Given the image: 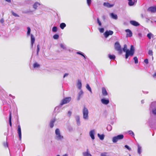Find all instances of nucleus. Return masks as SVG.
<instances>
[{"mask_svg": "<svg viewBox=\"0 0 156 156\" xmlns=\"http://www.w3.org/2000/svg\"><path fill=\"white\" fill-rule=\"evenodd\" d=\"M55 139L58 141H62L64 139L63 136L61 135L60 131L58 128H57L55 131Z\"/></svg>", "mask_w": 156, "mask_h": 156, "instance_id": "1", "label": "nucleus"}, {"mask_svg": "<svg viewBox=\"0 0 156 156\" xmlns=\"http://www.w3.org/2000/svg\"><path fill=\"white\" fill-rule=\"evenodd\" d=\"M125 52V58L126 59H127L129 56H133L135 52V49L133 46L131 45L130 50H128Z\"/></svg>", "mask_w": 156, "mask_h": 156, "instance_id": "2", "label": "nucleus"}, {"mask_svg": "<svg viewBox=\"0 0 156 156\" xmlns=\"http://www.w3.org/2000/svg\"><path fill=\"white\" fill-rule=\"evenodd\" d=\"M151 112L156 117V101L152 102L150 107Z\"/></svg>", "mask_w": 156, "mask_h": 156, "instance_id": "3", "label": "nucleus"}, {"mask_svg": "<svg viewBox=\"0 0 156 156\" xmlns=\"http://www.w3.org/2000/svg\"><path fill=\"white\" fill-rule=\"evenodd\" d=\"M83 118L84 120H88L89 118V111L85 106H84L82 109Z\"/></svg>", "mask_w": 156, "mask_h": 156, "instance_id": "4", "label": "nucleus"}, {"mask_svg": "<svg viewBox=\"0 0 156 156\" xmlns=\"http://www.w3.org/2000/svg\"><path fill=\"white\" fill-rule=\"evenodd\" d=\"M124 137L123 134L119 135L117 136L113 137L112 141L114 143H116L118 140H122Z\"/></svg>", "mask_w": 156, "mask_h": 156, "instance_id": "5", "label": "nucleus"}, {"mask_svg": "<svg viewBox=\"0 0 156 156\" xmlns=\"http://www.w3.org/2000/svg\"><path fill=\"white\" fill-rule=\"evenodd\" d=\"M115 48L119 54H121L122 53V49L121 48V46L118 42L115 43L114 45Z\"/></svg>", "mask_w": 156, "mask_h": 156, "instance_id": "6", "label": "nucleus"}, {"mask_svg": "<svg viewBox=\"0 0 156 156\" xmlns=\"http://www.w3.org/2000/svg\"><path fill=\"white\" fill-rule=\"evenodd\" d=\"M71 100V98L70 97L66 98L63 99L60 103V105L62 106L63 105L66 104L69 102Z\"/></svg>", "mask_w": 156, "mask_h": 156, "instance_id": "7", "label": "nucleus"}, {"mask_svg": "<svg viewBox=\"0 0 156 156\" xmlns=\"http://www.w3.org/2000/svg\"><path fill=\"white\" fill-rule=\"evenodd\" d=\"M113 34V32L112 30H106L104 33L105 37L107 38L109 35H111Z\"/></svg>", "mask_w": 156, "mask_h": 156, "instance_id": "8", "label": "nucleus"}, {"mask_svg": "<svg viewBox=\"0 0 156 156\" xmlns=\"http://www.w3.org/2000/svg\"><path fill=\"white\" fill-rule=\"evenodd\" d=\"M147 11L148 12H151L152 13L155 12H156V7H150L147 9Z\"/></svg>", "mask_w": 156, "mask_h": 156, "instance_id": "9", "label": "nucleus"}, {"mask_svg": "<svg viewBox=\"0 0 156 156\" xmlns=\"http://www.w3.org/2000/svg\"><path fill=\"white\" fill-rule=\"evenodd\" d=\"M95 131L94 129L92 130H90L89 132V135L92 140H94L95 139Z\"/></svg>", "mask_w": 156, "mask_h": 156, "instance_id": "10", "label": "nucleus"}, {"mask_svg": "<svg viewBox=\"0 0 156 156\" xmlns=\"http://www.w3.org/2000/svg\"><path fill=\"white\" fill-rule=\"evenodd\" d=\"M61 107L60 105L59 106L56 107L54 109V112L57 113L60 112L61 111Z\"/></svg>", "mask_w": 156, "mask_h": 156, "instance_id": "11", "label": "nucleus"}, {"mask_svg": "<svg viewBox=\"0 0 156 156\" xmlns=\"http://www.w3.org/2000/svg\"><path fill=\"white\" fill-rule=\"evenodd\" d=\"M18 132L19 140H21V131L20 125L18 126Z\"/></svg>", "mask_w": 156, "mask_h": 156, "instance_id": "12", "label": "nucleus"}, {"mask_svg": "<svg viewBox=\"0 0 156 156\" xmlns=\"http://www.w3.org/2000/svg\"><path fill=\"white\" fill-rule=\"evenodd\" d=\"M125 31L127 33L126 37H131L132 36L133 34L130 30L128 29L125 30Z\"/></svg>", "mask_w": 156, "mask_h": 156, "instance_id": "13", "label": "nucleus"}, {"mask_svg": "<svg viewBox=\"0 0 156 156\" xmlns=\"http://www.w3.org/2000/svg\"><path fill=\"white\" fill-rule=\"evenodd\" d=\"M109 15L111 18L115 20H117L118 19V16L117 15L113 12L110 14Z\"/></svg>", "mask_w": 156, "mask_h": 156, "instance_id": "14", "label": "nucleus"}, {"mask_svg": "<svg viewBox=\"0 0 156 156\" xmlns=\"http://www.w3.org/2000/svg\"><path fill=\"white\" fill-rule=\"evenodd\" d=\"M101 101L103 104L105 105L108 104L109 102V101L108 99H106L104 98L101 99Z\"/></svg>", "mask_w": 156, "mask_h": 156, "instance_id": "15", "label": "nucleus"}, {"mask_svg": "<svg viewBox=\"0 0 156 156\" xmlns=\"http://www.w3.org/2000/svg\"><path fill=\"white\" fill-rule=\"evenodd\" d=\"M130 23L134 26L137 27L140 25L139 23L137 22L134 20H131L130 21Z\"/></svg>", "mask_w": 156, "mask_h": 156, "instance_id": "16", "label": "nucleus"}, {"mask_svg": "<svg viewBox=\"0 0 156 156\" xmlns=\"http://www.w3.org/2000/svg\"><path fill=\"white\" fill-rule=\"evenodd\" d=\"M102 95L105 96L108 95V93L105 87H102Z\"/></svg>", "mask_w": 156, "mask_h": 156, "instance_id": "17", "label": "nucleus"}, {"mask_svg": "<svg viewBox=\"0 0 156 156\" xmlns=\"http://www.w3.org/2000/svg\"><path fill=\"white\" fill-rule=\"evenodd\" d=\"M75 120L78 126H80V118L79 115H76L75 117Z\"/></svg>", "mask_w": 156, "mask_h": 156, "instance_id": "18", "label": "nucleus"}, {"mask_svg": "<svg viewBox=\"0 0 156 156\" xmlns=\"http://www.w3.org/2000/svg\"><path fill=\"white\" fill-rule=\"evenodd\" d=\"M55 118H54L51 119V120L50 124H49V126L51 128H52L54 126V123L55 121Z\"/></svg>", "mask_w": 156, "mask_h": 156, "instance_id": "19", "label": "nucleus"}, {"mask_svg": "<svg viewBox=\"0 0 156 156\" xmlns=\"http://www.w3.org/2000/svg\"><path fill=\"white\" fill-rule=\"evenodd\" d=\"M103 5L104 6L107 7L108 8L112 7L113 6V5L110 4L108 2H104L103 3Z\"/></svg>", "mask_w": 156, "mask_h": 156, "instance_id": "20", "label": "nucleus"}, {"mask_svg": "<svg viewBox=\"0 0 156 156\" xmlns=\"http://www.w3.org/2000/svg\"><path fill=\"white\" fill-rule=\"evenodd\" d=\"M83 92L81 90L80 92L78 93V97H77L78 100H79L82 97V96L83 95Z\"/></svg>", "mask_w": 156, "mask_h": 156, "instance_id": "21", "label": "nucleus"}, {"mask_svg": "<svg viewBox=\"0 0 156 156\" xmlns=\"http://www.w3.org/2000/svg\"><path fill=\"white\" fill-rule=\"evenodd\" d=\"M77 85L78 87V88L80 89H81L82 87V83L80 80H79L78 81V82L77 83Z\"/></svg>", "mask_w": 156, "mask_h": 156, "instance_id": "22", "label": "nucleus"}, {"mask_svg": "<svg viewBox=\"0 0 156 156\" xmlns=\"http://www.w3.org/2000/svg\"><path fill=\"white\" fill-rule=\"evenodd\" d=\"M137 146L138 147L137 152L138 154H140L142 152V147L139 144H137Z\"/></svg>", "mask_w": 156, "mask_h": 156, "instance_id": "23", "label": "nucleus"}, {"mask_svg": "<svg viewBox=\"0 0 156 156\" xmlns=\"http://www.w3.org/2000/svg\"><path fill=\"white\" fill-rule=\"evenodd\" d=\"M40 5V4L37 2H35L33 5V8L35 9H36L38 6Z\"/></svg>", "mask_w": 156, "mask_h": 156, "instance_id": "24", "label": "nucleus"}, {"mask_svg": "<svg viewBox=\"0 0 156 156\" xmlns=\"http://www.w3.org/2000/svg\"><path fill=\"white\" fill-rule=\"evenodd\" d=\"M12 115L11 112L10 111L9 112V122L10 126L11 127L12 126V122H11Z\"/></svg>", "mask_w": 156, "mask_h": 156, "instance_id": "25", "label": "nucleus"}, {"mask_svg": "<svg viewBox=\"0 0 156 156\" xmlns=\"http://www.w3.org/2000/svg\"><path fill=\"white\" fill-rule=\"evenodd\" d=\"M97 135L101 140H103L104 139L105 137V135L104 134H102L101 135L99 133H98Z\"/></svg>", "mask_w": 156, "mask_h": 156, "instance_id": "26", "label": "nucleus"}, {"mask_svg": "<svg viewBox=\"0 0 156 156\" xmlns=\"http://www.w3.org/2000/svg\"><path fill=\"white\" fill-rule=\"evenodd\" d=\"M27 37H29L30 34V32H31V29L29 27H27Z\"/></svg>", "mask_w": 156, "mask_h": 156, "instance_id": "27", "label": "nucleus"}, {"mask_svg": "<svg viewBox=\"0 0 156 156\" xmlns=\"http://www.w3.org/2000/svg\"><path fill=\"white\" fill-rule=\"evenodd\" d=\"M86 88L87 89V90H88L90 92L91 94L92 93L91 88H90V86L88 84H87L86 86Z\"/></svg>", "mask_w": 156, "mask_h": 156, "instance_id": "28", "label": "nucleus"}, {"mask_svg": "<svg viewBox=\"0 0 156 156\" xmlns=\"http://www.w3.org/2000/svg\"><path fill=\"white\" fill-rule=\"evenodd\" d=\"M31 36V42L32 43H34L35 41V38L34 35L31 34L30 35Z\"/></svg>", "mask_w": 156, "mask_h": 156, "instance_id": "29", "label": "nucleus"}, {"mask_svg": "<svg viewBox=\"0 0 156 156\" xmlns=\"http://www.w3.org/2000/svg\"><path fill=\"white\" fill-rule=\"evenodd\" d=\"M108 57L110 59L114 60L115 58V56L114 55H111L109 54L108 55Z\"/></svg>", "mask_w": 156, "mask_h": 156, "instance_id": "30", "label": "nucleus"}, {"mask_svg": "<svg viewBox=\"0 0 156 156\" xmlns=\"http://www.w3.org/2000/svg\"><path fill=\"white\" fill-rule=\"evenodd\" d=\"M129 49H127V45L126 44H124L123 48L122 49V51H123L124 52H126Z\"/></svg>", "mask_w": 156, "mask_h": 156, "instance_id": "31", "label": "nucleus"}, {"mask_svg": "<svg viewBox=\"0 0 156 156\" xmlns=\"http://www.w3.org/2000/svg\"><path fill=\"white\" fill-rule=\"evenodd\" d=\"M66 26L65 23H62L60 24V27L61 29H63L66 27Z\"/></svg>", "mask_w": 156, "mask_h": 156, "instance_id": "32", "label": "nucleus"}, {"mask_svg": "<svg viewBox=\"0 0 156 156\" xmlns=\"http://www.w3.org/2000/svg\"><path fill=\"white\" fill-rule=\"evenodd\" d=\"M129 1L128 5L129 6H132L134 4V2H133L132 0H128Z\"/></svg>", "mask_w": 156, "mask_h": 156, "instance_id": "33", "label": "nucleus"}, {"mask_svg": "<svg viewBox=\"0 0 156 156\" xmlns=\"http://www.w3.org/2000/svg\"><path fill=\"white\" fill-rule=\"evenodd\" d=\"M112 129V126L110 125H108L106 128V129L108 131H111Z\"/></svg>", "mask_w": 156, "mask_h": 156, "instance_id": "34", "label": "nucleus"}, {"mask_svg": "<svg viewBox=\"0 0 156 156\" xmlns=\"http://www.w3.org/2000/svg\"><path fill=\"white\" fill-rule=\"evenodd\" d=\"M128 132L129 133V135L134 138V134L132 130H129L128 131Z\"/></svg>", "mask_w": 156, "mask_h": 156, "instance_id": "35", "label": "nucleus"}, {"mask_svg": "<svg viewBox=\"0 0 156 156\" xmlns=\"http://www.w3.org/2000/svg\"><path fill=\"white\" fill-rule=\"evenodd\" d=\"M60 47L62 48L63 50H67L66 46L63 44H60Z\"/></svg>", "mask_w": 156, "mask_h": 156, "instance_id": "36", "label": "nucleus"}, {"mask_svg": "<svg viewBox=\"0 0 156 156\" xmlns=\"http://www.w3.org/2000/svg\"><path fill=\"white\" fill-rule=\"evenodd\" d=\"M153 36L154 35L151 33H150L147 34V37L149 39H150L151 38V37H153Z\"/></svg>", "mask_w": 156, "mask_h": 156, "instance_id": "37", "label": "nucleus"}, {"mask_svg": "<svg viewBox=\"0 0 156 156\" xmlns=\"http://www.w3.org/2000/svg\"><path fill=\"white\" fill-rule=\"evenodd\" d=\"M77 54H79L80 55H81V56H83L84 58L85 59L86 58V57L85 56V55L83 54V53H82L81 52H76Z\"/></svg>", "mask_w": 156, "mask_h": 156, "instance_id": "38", "label": "nucleus"}, {"mask_svg": "<svg viewBox=\"0 0 156 156\" xmlns=\"http://www.w3.org/2000/svg\"><path fill=\"white\" fill-rule=\"evenodd\" d=\"M148 54L152 56L153 55V52L151 50H149ZM152 59H153V56H152Z\"/></svg>", "mask_w": 156, "mask_h": 156, "instance_id": "39", "label": "nucleus"}, {"mask_svg": "<svg viewBox=\"0 0 156 156\" xmlns=\"http://www.w3.org/2000/svg\"><path fill=\"white\" fill-rule=\"evenodd\" d=\"M40 66V65L37 62L34 63L33 67L34 68H38Z\"/></svg>", "mask_w": 156, "mask_h": 156, "instance_id": "40", "label": "nucleus"}, {"mask_svg": "<svg viewBox=\"0 0 156 156\" xmlns=\"http://www.w3.org/2000/svg\"><path fill=\"white\" fill-rule=\"evenodd\" d=\"M89 153L88 151V149L87 150L86 152H83V156H88Z\"/></svg>", "mask_w": 156, "mask_h": 156, "instance_id": "41", "label": "nucleus"}, {"mask_svg": "<svg viewBox=\"0 0 156 156\" xmlns=\"http://www.w3.org/2000/svg\"><path fill=\"white\" fill-rule=\"evenodd\" d=\"M40 51V46L38 44L37 45V55H38L39 52Z\"/></svg>", "mask_w": 156, "mask_h": 156, "instance_id": "42", "label": "nucleus"}, {"mask_svg": "<svg viewBox=\"0 0 156 156\" xmlns=\"http://www.w3.org/2000/svg\"><path fill=\"white\" fill-rule=\"evenodd\" d=\"M57 30V28L56 26H54L52 27V31L53 32H55Z\"/></svg>", "mask_w": 156, "mask_h": 156, "instance_id": "43", "label": "nucleus"}, {"mask_svg": "<svg viewBox=\"0 0 156 156\" xmlns=\"http://www.w3.org/2000/svg\"><path fill=\"white\" fill-rule=\"evenodd\" d=\"M133 60L134 61V62L135 64H137L138 62V60L137 57L136 56L134 57L133 58Z\"/></svg>", "mask_w": 156, "mask_h": 156, "instance_id": "44", "label": "nucleus"}, {"mask_svg": "<svg viewBox=\"0 0 156 156\" xmlns=\"http://www.w3.org/2000/svg\"><path fill=\"white\" fill-rule=\"evenodd\" d=\"M59 37V35L57 34H55L53 36V38L55 39H58Z\"/></svg>", "mask_w": 156, "mask_h": 156, "instance_id": "45", "label": "nucleus"}, {"mask_svg": "<svg viewBox=\"0 0 156 156\" xmlns=\"http://www.w3.org/2000/svg\"><path fill=\"white\" fill-rule=\"evenodd\" d=\"M87 4L89 6L91 3V0H87Z\"/></svg>", "mask_w": 156, "mask_h": 156, "instance_id": "46", "label": "nucleus"}, {"mask_svg": "<svg viewBox=\"0 0 156 156\" xmlns=\"http://www.w3.org/2000/svg\"><path fill=\"white\" fill-rule=\"evenodd\" d=\"M124 147L126 149H127L129 151H130L131 150V148L128 145H125Z\"/></svg>", "mask_w": 156, "mask_h": 156, "instance_id": "47", "label": "nucleus"}, {"mask_svg": "<svg viewBox=\"0 0 156 156\" xmlns=\"http://www.w3.org/2000/svg\"><path fill=\"white\" fill-rule=\"evenodd\" d=\"M97 20L98 23V25L100 26H101V23L99 19L98 18H97Z\"/></svg>", "mask_w": 156, "mask_h": 156, "instance_id": "48", "label": "nucleus"}, {"mask_svg": "<svg viewBox=\"0 0 156 156\" xmlns=\"http://www.w3.org/2000/svg\"><path fill=\"white\" fill-rule=\"evenodd\" d=\"M99 30L100 32L101 33H103L104 30V28H99Z\"/></svg>", "mask_w": 156, "mask_h": 156, "instance_id": "49", "label": "nucleus"}, {"mask_svg": "<svg viewBox=\"0 0 156 156\" xmlns=\"http://www.w3.org/2000/svg\"><path fill=\"white\" fill-rule=\"evenodd\" d=\"M26 2L28 4H32L33 2V1L32 0H27Z\"/></svg>", "mask_w": 156, "mask_h": 156, "instance_id": "50", "label": "nucleus"}, {"mask_svg": "<svg viewBox=\"0 0 156 156\" xmlns=\"http://www.w3.org/2000/svg\"><path fill=\"white\" fill-rule=\"evenodd\" d=\"M33 11L31 10H28L27 11H25L23 12V13H24L27 14L30 12H32Z\"/></svg>", "mask_w": 156, "mask_h": 156, "instance_id": "51", "label": "nucleus"}, {"mask_svg": "<svg viewBox=\"0 0 156 156\" xmlns=\"http://www.w3.org/2000/svg\"><path fill=\"white\" fill-rule=\"evenodd\" d=\"M12 15L15 17H19V16L18 15L13 12H12Z\"/></svg>", "mask_w": 156, "mask_h": 156, "instance_id": "52", "label": "nucleus"}, {"mask_svg": "<svg viewBox=\"0 0 156 156\" xmlns=\"http://www.w3.org/2000/svg\"><path fill=\"white\" fill-rule=\"evenodd\" d=\"M67 114L69 117H70L72 114L71 112L70 111H69L68 112Z\"/></svg>", "mask_w": 156, "mask_h": 156, "instance_id": "53", "label": "nucleus"}, {"mask_svg": "<svg viewBox=\"0 0 156 156\" xmlns=\"http://www.w3.org/2000/svg\"><path fill=\"white\" fill-rule=\"evenodd\" d=\"M144 62L146 64H148V59H146L144 60Z\"/></svg>", "mask_w": 156, "mask_h": 156, "instance_id": "54", "label": "nucleus"}, {"mask_svg": "<svg viewBox=\"0 0 156 156\" xmlns=\"http://www.w3.org/2000/svg\"><path fill=\"white\" fill-rule=\"evenodd\" d=\"M4 19L3 18H2L0 20V22L1 23H4Z\"/></svg>", "mask_w": 156, "mask_h": 156, "instance_id": "55", "label": "nucleus"}, {"mask_svg": "<svg viewBox=\"0 0 156 156\" xmlns=\"http://www.w3.org/2000/svg\"><path fill=\"white\" fill-rule=\"evenodd\" d=\"M68 75H69V74L68 73H65L64 74L63 77L64 78L66 76H67Z\"/></svg>", "mask_w": 156, "mask_h": 156, "instance_id": "56", "label": "nucleus"}, {"mask_svg": "<svg viewBox=\"0 0 156 156\" xmlns=\"http://www.w3.org/2000/svg\"><path fill=\"white\" fill-rule=\"evenodd\" d=\"M102 18L104 20H105L106 18V17L105 15H103L102 16Z\"/></svg>", "mask_w": 156, "mask_h": 156, "instance_id": "57", "label": "nucleus"}, {"mask_svg": "<svg viewBox=\"0 0 156 156\" xmlns=\"http://www.w3.org/2000/svg\"><path fill=\"white\" fill-rule=\"evenodd\" d=\"M146 22H148L150 20V19L149 18H146Z\"/></svg>", "mask_w": 156, "mask_h": 156, "instance_id": "58", "label": "nucleus"}, {"mask_svg": "<svg viewBox=\"0 0 156 156\" xmlns=\"http://www.w3.org/2000/svg\"><path fill=\"white\" fill-rule=\"evenodd\" d=\"M6 2L8 3H10L11 2V0H5Z\"/></svg>", "mask_w": 156, "mask_h": 156, "instance_id": "59", "label": "nucleus"}, {"mask_svg": "<svg viewBox=\"0 0 156 156\" xmlns=\"http://www.w3.org/2000/svg\"><path fill=\"white\" fill-rule=\"evenodd\" d=\"M153 76L154 77H155L156 76V73H155L153 75Z\"/></svg>", "mask_w": 156, "mask_h": 156, "instance_id": "60", "label": "nucleus"}, {"mask_svg": "<svg viewBox=\"0 0 156 156\" xmlns=\"http://www.w3.org/2000/svg\"><path fill=\"white\" fill-rule=\"evenodd\" d=\"M138 36H139L140 37H141L142 34H141L140 33L138 34Z\"/></svg>", "mask_w": 156, "mask_h": 156, "instance_id": "61", "label": "nucleus"}, {"mask_svg": "<svg viewBox=\"0 0 156 156\" xmlns=\"http://www.w3.org/2000/svg\"><path fill=\"white\" fill-rule=\"evenodd\" d=\"M4 146L5 147H7V143L5 144V143L4 144Z\"/></svg>", "mask_w": 156, "mask_h": 156, "instance_id": "62", "label": "nucleus"}, {"mask_svg": "<svg viewBox=\"0 0 156 156\" xmlns=\"http://www.w3.org/2000/svg\"><path fill=\"white\" fill-rule=\"evenodd\" d=\"M31 48H32L33 47V46L34 43H32L31 42Z\"/></svg>", "mask_w": 156, "mask_h": 156, "instance_id": "63", "label": "nucleus"}, {"mask_svg": "<svg viewBox=\"0 0 156 156\" xmlns=\"http://www.w3.org/2000/svg\"><path fill=\"white\" fill-rule=\"evenodd\" d=\"M62 156H68V155L67 154H66L63 155Z\"/></svg>", "mask_w": 156, "mask_h": 156, "instance_id": "64", "label": "nucleus"}]
</instances>
